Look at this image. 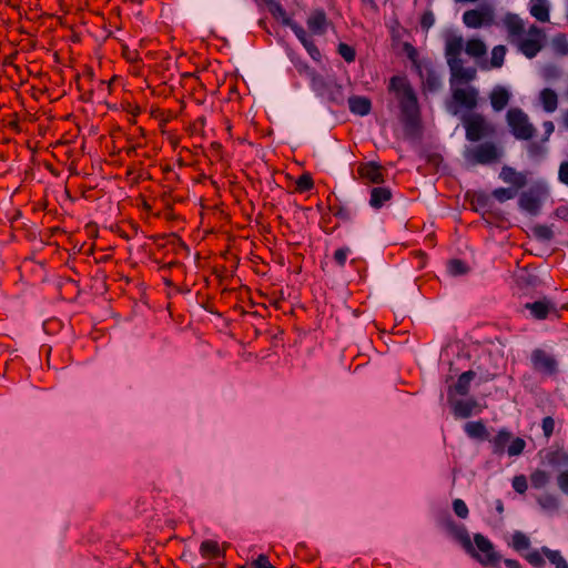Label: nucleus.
Masks as SVG:
<instances>
[{
	"label": "nucleus",
	"instance_id": "obj_16",
	"mask_svg": "<svg viewBox=\"0 0 568 568\" xmlns=\"http://www.w3.org/2000/svg\"><path fill=\"white\" fill-rule=\"evenodd\" d=\"M449 69L453 77L452 85H454L455 80L459 82H470L476 78V69L465 68L463 61L453 63V65H449Z\"/></svg>",
	"mask_w": 568,
	"mask_h": 568
},
{
	"label": "nucleus",
	"instance_id": "obj_7",
	"mask_svg": "<svg viewBox=\"0 0 568 568\" xmlns=\"http://www.w3.org/2000/svg\"><path fill=\"white\" fill-rule=\"evenodd\" d=\"M453 103L456 106L466 110H474L478 103V91L474 87L467 88H453L452 90Z\"/></svg>",
	"mask_w": 568,
	"mask_h": 568
},
{
	"label": "nucleus",
	"instance_id": "obj_21",
	"mask_svg": "<svg viewBox=\"0 0 568 568\" xmlns=\"http://www.w3.org/2000/svg\"><path fill=\"white\" fill-rule=\"evenodd\" d=\"M489 98H490L491 108L495 111L499 112L507 106L509 99H510V94L505 88L497 87L491 91Z\"/></svg>",
	"mask_w": 568,
	"mask_h": 568
},
{
	"label": "nucleus",
	"instance_id": "obj_9",
	"mask_svg": "<svg viewBox=\"0 0 568 568\" xmlns=\"http://www.w3.org/2000/svg\"><path fill=\"white\" fill-rule=\"evenodd\" d=\"M525 307L530 311L536 320H545L548 315L561 316L556 304L546 297L534 303H527Z\"/></svg>",
	"mask_w": 568,
	"mask_h": 568
},
{
	"label": "nucleus",
	"instance_id": "obj_44",
	"mask_svg": "<svg viewBox=\"0 0 568 568\" xmlns=\"http://www.w3.org/2000/svg\"><path fill=\"white\" fill-rule=\"evenodd\" d=\"M268 7V10L275 17V18H282L283 21L288 24V19L286 18V11L285 9L283 8V6L280 3V2H276L274 0H272L271 3H267L266 4Z\"/></svg>",
	"mask_w": 568,
	"mask_h": 568
},
{
	"label": "nucleus",
	"instance_id": "obj_40",
	"mask_svg": "<svg viewBox=\"0 0 568 568\" xmlns=\"http://www.w3.org/2000/svg\"><path fill=\"white\" fill-rule=\"evenodd\" d=\"M526 447L525 439L520 437L511 438L510 444L507 448V453L509 456H519L524 453Z\"/></svg>",
	"mask_w": 568,
	"mask_h": 568
},
{
	"label": "nucleus",
	"instance_id": "obj_14",
	"mask_svg": "<svg viewBox=\"0 0 568 568\" xmlns=\"http://www.w3.org/2000/svg\"><path fill=\"white\" fill-rule=\"evenodd\" d=\"M392 196L389 187L375 186L371 190L369 205L374 210H379L392 200Z\"/></svg>",
	"mask_w": 568,
	"mask_h": 568
},
{
	"label": "nucleus",
	"instance_id": "obj_58",
	"mask_svg": "<svg viewBox=\"0 0 568 568\" xmlns=\"http://www.w3.org/2000/svg\"><path fill=\"white\" fill-rule=\"evenodd\" d=\"M542 128L545 133L542 138V143H546L555 131V124L551 121H545L542 123Z\"/></svg>",
	"mask_w": 568,
	"mask_h": 568
},
{
	"label": "nucleus",
	"instance_id": "obj_11",
	"mask_svg": "<svg viewBox=\"0 0 568 568\" xmlns=\"http://www.w3.org/2000/svg\"><path fill=\"white\" fill-rule=\"evenodd\" d=\"M464 48V40L459 36H450L446 40L445 55L448 65L462 61L460 54Z\"/></svg>",
	"mask_w": 568,
	"mask_h": 568
},
{
	"label": "nucleus",
	"instance_id": "obj_17",
	"mask_svg": "<svg viewBox=\"0 0 568 568\" xmlns=\"http://www.w3.org/2000/svg\"><path fill=\"white\" fill-rule=\"evenodd\" d=\"M348 108L353 114L365 116L372 110V102L366 97L353 95L348 98Z\"/></svg>",
	"mask_w": 568,
	"mask_h": 568
},
{
	"label": "nucleus",
	"instance_id": "obj_64",
	"mask_svg": "<svg viewBox=\"0 0 568 568\" xmlns=\"http://www.w3.org/2000/svg\"><path fill=\"white\" fill-rule=\"evenodd\" d=\"M529 34H530V36L536 34V36H538V37H539V36H540V30H539L537 27L532 26V27L529 29Z\"/></svg>",
	"mask_w": 568,
	"mask_h": 568
},
{
	"label": "nucleus",
	"instance_id": "obj_24",
	"mask_svg": "<svg viewBox=\"0 0 568 568\" xmlns=\"http://www.w3.org/2000/svg\"><path fill=\"white\" fill-rule=\"evenodd\" d=\"M487 18V13L473 9L464 12L463 22L469 28H480Z\"/></svg>",
	"mask_w": 568,
	"mask_h": 568
},
{
	"label": "nucleus",
	"instance_id": "obj_28",
	"mask_svg": "<svg viewBox=\"0 0 568 568\" xmlns=\"http://www.w3.org/2000/svg\"><path fill=\"white\" fill-rule=\"evenodd\" d=\"M540 101H541L544 110L549 113L556 111V109L558 106L557 93L549 88L541 90Z\"/></svg>",
	"mask_w": 568,
	"mask_h": 568
},
{
	"label": "nucleus",
	"instance_id": "obj_55",
	"mask_svg": "<svg viewBox=\"0 0 568 568\" xmlns=\"http://www.w3.org/2000/svg\"><path fill=\"white\" fill-rule=\"evenodd\" d=\"M557 485L564 494L568 495V470L559 473L557 476Z\"/></svg>",
	"mask_w": 568,
	"mask_h": 568
},
{
	"label": "nucleus",
	"instance_id": "obj_31",
	"mask_svg": "<svg viewBox=\"0 0 568 568\" xmlns=\"http://www.w3.org/2000/svg\"><path fill=\"white\" fill-rule=\"evenodd\" d=\"M509 546L517 552L521 554L530 547V539L523 531L516 530L511 536Z\"/></svg>",
	"mask_w": 568,
	"mask_h": 568
},
{
	"label": "nucleus",
	"instance_id": "obj_45",
	"mask_svg": "<svg viewBox=\"0 0 568 568\" xmlns=\"http://www.w3.org/2000/svg\"><path fill=\"white\" fill-rule=\"evenodd\" d=\"M453 510L458 518L465 519L468 517L469 510L465 501L460 498L453 500Z\"/></svg>",
	"mask_w": 568,
	"mask_h": 568
},
{
	"label": "nucleus",
	"instance_id": "obj_42",
	"mask_svg": "<svg viewBox=\"0 0 568 568\" xmlns=\"http://www.w3.org/2000/svg\"><path fill=\"white\" fill-rule=\"evenodd\" d=\"M506 54V48L504 45H497L491 51V65L495 68H500L504 63V58Z\"/></svg>",
	"mask_w": 568,
	"mask_h": 568
},
{
	"label": "nucleus",
	"instance_id": "obj_23",
	"mask_svg": "<svg viewBox=\"0 0 568 568\" xmlns=\"http://www.w3.org/2000/svg\"><path fill=\"white\" fill-rule=\"evenodd\" d=\"M479 405L476 399L470 398L467 400H457L454 404V414L460 418H468Z\"/></svg>",
	"mask_w": 568,
	"mask_h": 568
},
{
	"label": "nucleus",
	"instance_id": "obj_47",
	"mask_svg": "<svg viewBox=\"0 0 568 568\" xmlns=\"http://www.w3.org/2000/svg\"><path fill=\"white\" fill-rule=\"evenodd\" d=\"M303 47L315 62H321L322 53L313 39H308L307 42L303 44Z\"/></svg>",
	"mask_w": 568,
	"mask_h": 568
},
{
	"label": "nucleus",
	"instance_id": "obj_39",
	"mask_svg": "<svg viewBox=\"0 0 568 568\" xmlns=\"http://www.w3.org/2000/svg\"><path fill=\"white\" fill-rule=\"evenodd\" d=\"M351 253L352 250L348 246L338 247L333 254V260L335 264L338 267L343 268Z\"/></svg>",
	"mask_w": 568,
	"mask_h": 568
},
{
	"label": "nucleus",
	"instance_id": "obj_49",
	"mask_svg": "<svg viewBox=\"0 0 568 568\" xmlns=\"http://www.w3.org/2000/svg\"><path fill=\"white\" fill-rule=\"evenodd\" d=\"M327 88L331 92V100L334 101L337 104L343 103L344 97H343V88L339 84L331 83L327 84Z\"/></svg>",
	"mask_w": 568,
	"mask_h": 568
},
{
	"label": "nucleus",
	"instance_id": "obj_62",
	"mask_svg": "<svg viewBox=\"0 0 568 568\" xmlns=\"http://www.w3.org/2000/svg\"><path fill=\"white\" fill-rule=\"evenodd\" d=\"M193 125H194V128H203L205 125V118L204 116L197 118L194 121Z\"/></svg>",
	"mask_w": 568,
	"mask_h": 568
},
{
	"label": "nucleus",
	"instance_id": "obj_53",
	"mask_svg": "<svg viewBox=\"0 0 568 568\" xmlns=\"http://www.w3.org/2000/svg\"><path fill=\"white\" fill-rule=\"evenodd\" d=\"M42 328L48 334H55L63 328V322H42Z\"/></svg>",
	"mask_w": 568,
	"mask_h": 568
},
{
	"label": "nucleus",
	"instance_id": "obj_36",
	"mask_svg": "<svg viewBox=\"0 0 568 568\" xmlns=\"http://www.w3.org/2000/svg\"><path fill=\"white\" fill-rule=\"evenodd\" d=\"M314 187V181L311 174L304 173L300 175L295 182V189L300 193L308 192Z\"/></svg>",
	"mask_w": 568,
	"mask_h": 568
},
{
	"label": "nucleus",
	"instance_id": "obj_29",
	"mask_svg": "<svg viewBox=\"0 0 568 568\" xmlns=\"http://www.w3.org/2000/svg\"><path fill=\"white\" fill-rule=\"evenodd\" d=\"M545 459L552 467L567 466L568 453H566L562 448L549 450L547 452Z\"/></svg>",
	"mask_w": 568,
	"mask_h": 568
},
{
	"label": "nucleus",
	"instance_id": "obj_56",
	"mask_svg": "<svg viewBox=\"0 0 568 568\" xmlns=\"http://www.w3.org/2000/svg\"><path fill=\"white\" fill-rule=\"evenodd\" d=\"M558 180L560 183L568 186V160L562 161L558 170Z\"/></svg>",
	"mask_w": 568,
	"mask_h": 568
},
{
	"label": "nucleus",
	"instance_id": "obj_8",
	"mask_svg": "<svg viewBox=\"0 0 568 568\" xmlns=\"http://www.w3.org/2000/svg\"><path fill=\"white\" fill-rule=\"evenodd\" d=\"M357 173L365 183L381 184L385 181L383 166L374 161L361 163Z\"/></svg>",
	"mask_w": 568,
	"mask_h": 568
},
{
	"label": "nucleus",
	"instance_id": "obj_1",
	"mask_svg": "<svg viewBox=\"0 0 568 568\" xmlns=\"http://www.w3.org/2000/svg\"><path fill=\"white\" fill-rule=\"evenodd\" d=\"M442 525L460 544L463 549L483 567H499L503 557L496 551L494 544L483 534L474 535V542L470 539L467 528L463 524H457L449 514L440 518Z\"/></svg>",
	"mask_w": 568,
	"mask_h": 568
},
{
	"label": "nucleus",
	"instance_id": "obj_57",
	"mask_svg": "<svg viewBox=\"0 0 568 568\" xmlns=\"http://www.w3.org/2000/svg\"><path fill=\"white\" fill-rule=\"evenodd\" d=\"M535 234L544 240H550L552 236V232L548 226L545 225H538L534 229Z\"/></svg>",
	"mask_w": 568,
	"mask_h": 568
},
{
	"label": "nucleus",
	"instance_id": "obj_32",
	"mask_svg": "<svg viewBox=\"0 0 568 568\" xmlns=\"http://www.w3.org/2000/svg\"><path fill=\"white\" fill-rule=\"evenodd\" d=\"M540 551L552 565L556 566V568H568V562L561 556L560 551L551 550L545 546L541 547Z\"/></svg>",
	"mask_w": 568,
	"mask_h": 568
},
{
	"label": "nucleus",
	"instance_id": "obj_19",
	"mask_svg": "<svg viewBox=\"0 0 568 568\" xmlns=\"http://www.w3.org/2000/svg\"><path fill=\"white\" fill-rule=\"evenodd\" d=\"M476 374L474 371H467L459 375L457 383L454 386H449L448 394L453 390L460 396H466L469 393L470 383L475 378Z\"/></svg>",
	"mask_w": 568,
	"mask_h": 568
},
{
	"label": "nucleus",
	"instance_id": "obj_59",
	"mask_svg": "<svg viewBox=\"0 0 568 568\" xmlns=\"http://www.w3.org/2000/svg\"><path fill=\"white\" fill-rule=\"evenodd\" d=\"M503 561L507 568H523L521 564L516 559L507 558Z\"/></svg>",
	"mask_w": 568,
	"mask_h": 568
},
{
	"label": "nucleus",
	"instance_id": "obj_4",
	"mask_svg": "<svg viewBox=\"0 0 568 568\" xmlns=\"http://www.w3.org/2000/svg\"><path fill=\"white\" fill-rule=\"evenodd\" d=\"M463 124L466 131V139L470 142H478L494 133V128L479 113L463 116Z\"/></svg>",
	"mask_w": 568,
	"mask_h": 568
},
{
	"label": "nucleus",
	"instance_id": "obj_30",
	"mask_svg": "<svg viewBox=\"0 0 568 568\" xmlns=\"http://www.w3.org/2000/svg\"><path fill=\"white\" fill-rule=\"evenodd\" d=\"M529 479L532 488L542 489L550 481V475L548 471L537 468L530 474Z\"/></svg>",
	"mask_w": 568,
	"mask_h": 568
},
{
	"label": "nucleus",
	"instance_id": "obj_50",
	"mask_svg": "<svg viewBox=\"0 0 568 568\" xmlns=\"http://www.w3.org/2000/svg\"><path fill=\"white\" fill-rule=\"evenodd\" d=\"M513 488L518 494L526 493L528 488L527 478L525 475L515 476L513 479Z\"/></svg>",
	"mask_w": 568,
	"mask_h": 568
},
{
	"label": "nucleus",
	"instance_id": "obj_61",
	"mask_svg": "<svg viewBox=\"0 0 568 568\" xmlns=\"http://www.w3.org/2000/svg\"><path fill=\"white\" fill-rule=\"evenodd\" d=\"M427 84L430 89H437L439 87V81L435 75H429L427 78Z\"/></svg>",
	"mask_w": 568,
	"mask_h": 568
},
{
	"label": "nucleus",
	"instance_id": "obj_33",
	"mask_svg": "<svg viewBox=\"0 0 568 568\" xmlns=\"http://www.w3.org/2000/svg\"><path fill=\"white\" fill-rule=\"evenodd\" d=\"M465 51L470 57L480 58L486 53V45L479 39H470L466 43Z\"/></svg>",
	"mask_w": 568,
	"mask_h": 568
},
{
	"label": "nucleus",
	"instance_id": "obj_3",
	"mask_svg": "<svg viewBox=\"0 0 568 568\" xmlns=\"http://www.w3.org/2000/svg\"><path fill=\"white\" fill-rule=\"evenodd\" d=\"M506 121L511 134L517 140L528 141L534 138L536 128L520 108H510L507 111Z\"/></svg>",
	"mask_w": 568,
	"mask_h": 568
},
{
	"label": "nucleus",
	"instance_id": "obj_27",
	"mask_svg": "<svg viewBox=\"0 0 568 568\" xmlns=\"http://www.w3.org/2000/svg\"><path fill=\"white\" fill-rule=\"evenodd\" d=\"M404 322H373L374 327L381 333V334H388V335H405L408 329H402L400 325Z\"/></svg>",
	"mask_w": 568,
	"mask_h": 568
},
{
	"label": "nucleus",
	"instance_id": "obj_35",
	"mask_svg": "<svg viewBox=\"0 0 568 568\" xmlns=\"http://www.w3.org/2000/svg\"><path fill=\"white\" fill-rule=\"evenodd\" d=\"M538 505L546 510H557L559 508V499L552 494H544L537 498Z\"/></svg>",
	"mask_w": 568,
	"mask_h": 568
},
{
	"label": "nucleus",
	"instance_id": "obj_22",
	"mask_svg": "<svg viewBox=\"0 0 568 568\" xmlns=\"http://www.w3.org/2000/svg\"><path fill=\"white\" fill-rule=\"evenodd\" d=\"M530 14L540 22L549 20V4L548 0H531Z\"/></svg>",
	"mask_w": 568,
	"mask_h": 568
},
{
	"label": "nucleus",
	"instance_id": "obj_34",
	"mask_svg": "<svg viewBox=\"0 0 568 568\" xmlns=\"http://www.w3.org/2000/svg\"><path fill=\"white\" fill-rule=\"evenodd\" d=\"M328 209L335 217L344 222H349L353 217L352 210L347 205H344L342 203L331 204Z\"/></svg>",
	"mask_w": 568,
	"mask_h": 568
},
{
	"label": "nucleus",
	"instance_id": "obj_20",
	"mask_svg": "<svg viewBox=\"0 0 568 568\" xmlns=\"http://www.w3.org/2000/svg\"><path fill=\"white\" fill-rule=\"evenodd\" d=\"M519 205L524 211L537 214L541 207V200L532 192H524L519 197Z\"/></svg>",
	"mask_w": 568,
	"mask_h": 568
},
{
	"label": "nucleus",
	"instance_id": "obj_6",
	"mask_svg": "<svg viewBox=\"0 0 568 568\" xmlns=\"http://www.w3.org/2000/svg\"><path fill=\"white\" fill-rule=\"evenodd\" d=\"M531 365L535 372L546 376H555L558 373V363L552 355L541 348L531 352Z\"/></svg>",
	"mask_w": 568,
	"mask_h": 568
},
{
	"label": "nucleus",
	"instance_id": "obj_18",
	"mask_svg": "<svg viewBox=\"0 0 568 568\" xmlns=\"http://www.w3.org/2000/svg\"><path fill=\"white\" fill-rule=\"evenodd\" d=\"M511 438L513 434L505 428L500 429L493 438H489L488 440L491 444L493 454L497 456L504 455L506 446Z\"/></svg>",
	"mask_w": 568,
	"mask_h": 568
},
{
	"label": "nucleus",
	"instance_id": "obj_54",
	"mask_svg": "<svg viewBox=\"0 0 568 568\" xmlns=\"http://www.w3.org/2000/svg\"><path fill=\"white\" fill-rule=\"evenodd\" d=\"M435 22V17L432 11H425L420 17V27L424 30H428L430 27H433Z\"/></svg>",
	"mask_w": 568,
	"mask_h": 568
},
{
	"label": "nucleus",
	"instance_id": "obj_51",
	"mask_svg": "<svg viewBox=\"0 0 568 568\" xmlns=\"http://www.w3.org/2000/svg\"><path fill=\"white\" fill-rule=\"evenodd\" d=\"M541 427H542L544 436L546 438H549L552 435L554 429H555L554 418L551 416H547V417L542 418Z\"/></svg>",
	"mask_w": 568,
	"mask_h": 568
},
{
	"label": "nucleus",
	"instance_id": "obj_2",
	"mask_svg": "<svg viewBox=\"0 0 568 568\" xmlns=\"http://www.w3.org/2000/svg\"><path fill=\"white\" fill-rule=\"evenodd\" d=\"M389 90L395 92L399 100L400 112L406 125L416 126L418 124L417 98L407 80L403 77L394 75L389 81Z\"/></svg>",
	"mask_w": 568,
	"mask_h": 568
},
{
	"label": "nucleus",
	"instance_id": "obj_52",
	"mask_svg": "<svg viewBox=\"0 0 568 568\" xmlns=\"http://www.w3.org/2000/svg\"><path fill=\"white\" fill-rule=\"evenodd\" d=\"M290 27L302 44H304L305 42H307L308 39H311L306 31L304 30V28L298 26L297 23H292L290 24Z\"/></svg>",
	"mask_w": 568,
	"mask_h": 568
},
{
	"label": "nucleus",
	"instance_id": "obj_48",
	"mask_svg": "<svg viewBox=\"0 0 568 568\" xmlns=\"http://www.w3.org/2000/svg\"><path fill=\"white\" fill-rule=\"evenodd\" d=\"M545 143H538V142H531L529 143L528 148H527V152L529 154V156L531 158H541L545 155L547 149L546 146L544 145Z\"/></svg>",
	"mask_w": 568,
	"mask_h": 568
},
{
	"label": "nucleus",
	"instance_id": "obj_38",
	"mask_svg": "<svg viewBox=\"0 0 568 568\" xmlns=\"http://www.w3.org/2000/svg\"><path fill=\"white\" fill-rule=\"evenodd\" d=\"M337 52L347 63L355 61L356 51L352 45L341 42L337 47Z\"/></svg>",
	"mask_w": 568,
	"mask_h": 568
},
{
	"label": "nucleus",
	"instance_id": "obj_41",
	"mask_svg": "<svg viewBox=\"0 0 568 568\" xmlns=\"http://www.w3.org/2000/svg\"><path fill=\"white\" fill-rule=\"evenodd\" d=\"M448 271L452 275H463L468 272V266L462 260H452L448 263Z\"/></svg>",
	"mask_w": 568,
	"mask_h": 568
},
{
	"label": "nucleus",
	"instance_id": "obj_5",
	"mask_svg": "<svg viewBox=\"0 0 568 568\" xmlns=\"http://www.w3.org/2000/svg\"><path fill=\"white\" fill-rule=\"evenodd\" d=\"M500 156V151L493 142H484L471 149H468L465 153L466 160L476 165V164H490L498 161Z\"/></svg>",
	"mask_w": 568,
	"mask_h": 568
},
{
	"label": "nucleus",
	"instance_id": "obj_15",
	"mask_svg": "<svg viewBox=\"0 0 568 568\" xmlns=\"http://www.w3.org/2000/svg\"><path fill=\"white\" fill-rule=\"evenodd\" d=\"M200 554L204 559L225 558V549H221L216 540L205 539L200 545Z\"/></svg>",
	"mask_w": 568,
	"mask_h": 568
},
{
	"label": "nucleus",
	"instance_id": "obj_37",
	"mask_svg": "<svg viewBox=\"0 0 568 568\" xmlns=\"http://www.w3.org/2000/svg\"><path fill=\"white\" fill-rule=\"evenodd\" d=\"M517 190L514 187H498L495 189L491 193L494 199H496L498 202H506L508 200H511L516 196Z\"/></svg>",
	"mask_w": 568,
	"mask_h": 568
},
{
	"label": "nucleus",
	"instance_id": "obj_10",
	"mask_svg": "<svg viewBox=\"0 0 568 568\" xmlns=\"http://www.w3.org/2000/svg\"><path fill=\"white\" fill-rule=\"evenodd\" d=\"M503 26L505 27L511 42L518 41L525 33L524 21L515 13H506L503 18Z\"/></svg>",
	"mask_w": 568,
	"mask_h": 568
},
{
	"label": "nucleus",
	"instance_id": "obj_13",
	"mask_svg": "<svg viewBox=\"0 0 568 568\" xmlns=\"http://www.w3.org/2000/svg\"><path fill=\"white\" fill-rule=\"evenodd\" d=\"M499 178L507 184H510L514 189L519 190L527 183V176L523 172L516 171L514 168L505 165L501 168Z\"/></svg>",
	"mask_w": 568,
	"mask_h": 568
},
{
	"label": "nucleus",
	"instance_id": "obj_63",
	"mask_svg": "<svg viewBox=\"0 0 568 568\" xmlns=\"http://www.w3.org/2000/svg\"><path fill=\"white\" fill-rule=\"evenodd\" d=\"M496 510L499 515H501L504 513V503L501 499H497L496 503Z\"/></svg>",
	"mask_w": 568,
	"mask_h": 568
},
{
	"label": "nucleus",
	"instance_id": "obj_43",
	"mask_svg": "<svg viewBox=\"0 0 568 568\" xmlns=\"http://www.w3.org/2000/svg\"><path fill=\"white\" fill-rule=\"evenodd\" d=\"M541 554L538 550H534L524 555V558L535 568H542L546 562Z\"/></svg>",
	"mask_w": 568,
	"mask_h": 568
},
{
	"label": "nucleus",
	"instance_id": "obj_25",
	"mask_svg": "<svg viewBox=\"0 0 568 568\" xmlns=\"http://www.w3.org/2000/svg\"><path fill=\"white\" fill-rule=\"evenodd\" d=\"M465 432L471 438H478L481 440L489 439V433L483 420L468 422L465 425Z\"/></svg>",
	"mask_w": 568,
	"mask_h": 568
},
{
	"label": "nucleus",
	"instance_id": "obj_60",
	"mask_svg": "<svg viewBox=\"0 0 568 568\" xmlns=\"http://www.w3.org/2000/svg\"><path fill=\"white\" fill-rule=\"evenodd\" d=\"M474 203L478 206V207H485L486 204H487V196L484 195V194H479L475 197V201Z\"/></svg>",
	"mask_w": 568,
	"mask_h": 568
},
{
	"label": "nucleus",
	"instance_id": "obj_46",
	"mask_svg": "<svg viewBox=\"0 0 568 568\" xmlns=\"http://www.w3.org/2000/svg\"><path fill=\"white\" fill-rule=\"evenodd\" d=\"M248 565L251 568H276L265 554H260L255 559H252Z\"/></svg>",
	"mask_w": 568,
	"mask_h": 568
},
{
	"label": "nucleus",
	"instance_id": "obj_12",
	"mask_svg": "<svg viewBox=\"0 0 568 568\" xmlns=\"http://www.w3.org/2000/svg\"><path fill=\"white\" fill-rule=\"evenodd\" d=\"M308 30L313 34L322 36L326 32L328 21L326 13L323 9L314 10L306 21Z\"/></svg>",
	"mask_w": 568,
	"mask_h": 568
},
{
	"label": "nucleus",
	"instance_id": "obj_26",
	"mask_svg": "<svg viewBox=\"0 0 568 568\" xmlns=\"http://www.w3.org/2000/svg\"><path fill=\"white\" fill-rule=\"evenodd\" d=\"M518 45L519 50L529 59L536 57L542 47L540 40L532 37L520 40Z\"/></svg>",
	"mask_w": 568,
	"mask_h": 568
}]
</instances>
